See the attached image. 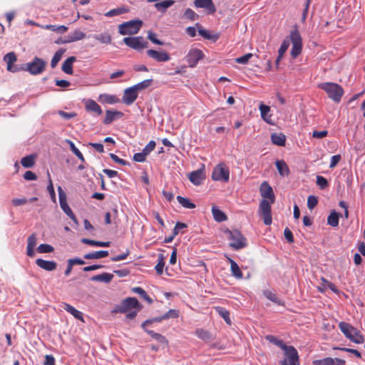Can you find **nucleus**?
Masks as SVG:
<instances>
[{
    "label": "nucleus",
    "instance_id": "f257e3e1",
    "mask_svg": "<svg viewBox=\"0 0 365 365\" xmlns=\"http://www.w3.org/2000/svg\"><path fill=\"white\" fill-rule=\"evenodd\" d=\"M290 42L292 44L291 49V56L293 58H296L302 52V37L297 29H294L290 32L289 38H286L283 41L278 53L280 55H284L287 51Z\"/></svg>",
    "mask_w": 365,
    "mask_h": 365
},
{
    "label": "nucleus",
    "instance_id": "f03ea898",
    "mask_svg": "<svg viewBox=\"0 0 365 365\" xmlns=\"http://www.w3.org/2000/svg\"><path fill=\"white\" fill-rule=\"evenodd\" d=\"M319 88L324 91L328 97L336 103L340 102L344 95L343 88L335 83L326 82L319 85Z\"/></svg>",
    "mask_w": 365,
    "mask_h": 365
},
{
    "label": "nucleus",
    "instance_id": "7ed1b4c3",
    "mask_svg": "<svg viewBox=\"0 0 365 365\" xmlns=\"http://www.w3.org/2000/svg\"><path fill=\"white\" fill-rule=\"evenodd\" d=\"M225 233L227 235V238L230 241L229 245L234 250H237L246 247V239L240 231L226 230Z\"/></svg>",
    "mask_w": 365,
    "mask_h": 365
},
{
    "label": "nucleus",
    "instance_id": "20e7f679",
    "mask_svg": "<svg viewBox=\"0 0 365 365\" xmlns=\"http://www.w3.org/2000/svg\"><path fill=\"white\" fill-rule=\"evenodd\" d=\"M339 327L341 332L351 341L356 344H361L364 341L363 336L359 331L351 324L341 322Z\"/></svg>",
    "mask_w": 365,
    "mask_h": 365
},
{
    "label": "nucleus",
    "instance_id": "39448f33",
    "mask_svg": "<svg viewBox=\"0 0 365 365\" xmlns=\"http://www.w3.org/2000/svg\"><path fill=\"white\" fill-rule=\"evenodd\" d=\"M143 307L135 297H127L113 310L115 313H125L132 309L140 311Z\"/></svg>",
    "mask_w": 365,
    "mask_h": 365
},
{
    "label": "nucleus",
    "instance_id": "423d86ee",
    "mask_svg": "<svg viewBox=\"0 0 365 365\" xmlns=\"http://www.w3.org/2000/svg\"><path fill=\"white\" fill-rule=\"evenodd\" d=\"M142 24L141 20H131L120 24L118 31L121 35L136 34L140 31Z\"/></svg>",
    "mask_w": 365,
    "mask_h": 365
},
{
    "label": "nucleus",
    "instance_id": "0eeeda50",
    "mask_svg": "<svg viewBox=\"0 0 365 365\" xmlns=\"http://www.w3.org/2000/svg\"><path fill=\"white\" fill-rule=\"evenodd\" d=\"M211 178L215 181H220L223 182H229V168L224 163L217 164L212 170Z\"/></svg>",
    "mask_w": 365,
    "mask_h": 365
},
{
    "label": "nucleus",
    "instance_id": "6e6552de",
    "mask_svg": "<svg viewBox=\"0 0 365 365\" xmlns=\"http://www.w3.org/2000/svg\"><path fill=\"white\" fill-rule=\"evenodd\" d=\"M46 62L38 57H34L31 62L26 64L25 70L32 75L42 73L46 68Z\"/></svg>",
    "mask_w": 365,
    "mask_h": 365
},
{
    "label": "nucleus",
    "instance_id": "1a4fd4ad",
    "mask_svg": "<svg viewBox=\"0 0 365 365\" xmlns=\"http://www.w3.org/2000/svg\"><path fill=\"white\" fill-rule=\"evenodd\" d=\"M284 351L286 358L282 361V365H299V356L294 346H287Z\"/></svg>",
    "mask_w": 365,
    "mask_h": 365
},
{
    "label": "nucleus",
    "instance_id": "9d476101",
    "mask_svg": "<svg viewBox=\"0 0 365 365\" xmlns=\"http://www.w3.org/2000/svg\"><path fill=\"white\" fill-rule=\"evenodd\" d=\"M271 201L263 199L259 203V215L262 216L264 223L266 225L272 224V217L271 214Z\"/></svg>",
    "mask_w": 365,
    "mask_h": 365
},
{
    "label": "nucleus",
    "instance_id": "9b49d317",
    "mask_svg": "<svg viewBox=\"0 0 365 365\" xmlns=\"http://www.w3.org/2000/svg\"><path fill=\"white\" fill-rule=\"evenodd\" d=\"M123 42L128 47L135 50H140L148 46V42L142 36L125 37L123 38Z\"/></svg>",
    "mask_w": 365,
    "mask_h": 365
},
{
    "label": "nucleus",
    "instance_id": "f8f14e48",
    "mask_svg": "<svg viewBox=\"0 0 365 365\" xmlns=\"http://www.w3.org/2000/svg\"><path fill=\"white\" fill-rule=\"evenodd\" d=\"M204 54L202 51L198 48H191L185 56V60L191 68L197 66L198 61L203 58Z\"/></svg>",
    "mask_w": 365,
    "mask_h": 365
},
{
    "label": "nucleus",
    "instance_id": "ddd939ff",
    "mask_svg": "<svg viewBox=\"0 0 365 365\" xmlns=\"http://www.w3.org/2000/svg\"><path fill=\"white\" fill-rule=\"evenodd\" d=\"M146 53L157 62H167L170 59L169 53L164 50L148 49Z\"/></svg>",
    "mask_w": 365,
    "mask_h": 365
},
{
    "label": "nucleus",
    "instance_id": "4468645a",
    "mask_svg": "<svg viewBox=\"0 0 365 365\" xmlns=\"http://www.w3.org/2000/svg\"><path fill=\"white\" fill-rule=\"evenodd\" d=\"M259 192L261 196L265 199V200H269L271 201V203H274L275 200V196L273 192V190L272 187L267 182H263L259 187Z\"/></svg>",
    "mask_w": 365,
    "mask_h": 365
},
{
    "label": "nucleus",
    "instance_id": "2eb2a0df",
    "mask_svg": "<svg viewBox=\"0 0 365 365\" xmlns=\"http://www.w3.org/2000/svg\"><path fill=\"white\" fill-rule=\"evenodd\" d=\"M138 96V93L131 86L124 90L122 101L125 105H131L135 101Z\"/></svg>",
    "mask_w": 365,
    "mask_h": 365
},
{
    "label": "nucleus",
    "instance_id": "dca6fc26",
    "mask_svg": "<svg viewBox=\"0 0 365 365\" xmlns=\"http://www.w3.org/2000/svg\"><path fill=\"white\" fill-rule=\"evenodd\" d=\"M194 6L196 8L205 9L209 14H212L216 11L212 0H195Z\"/></svg>",
    "mask_w": 365,
    "mask_h": 365
},
{
    "label": "nucleus",
    "instance_id": "f3484780",
    "mask_svg": "<svg viewBox=\"0 0 365 365\" xmlns=\"http://www.w3.org/2000/svg\"><path fill=\"white\" fill-rule=\"evenodd\" d=\"M36 264L40 268L48 272L53 271L57 267V263L55 261H48L42 259H37L36 260Z\"/></svg>",
    "mask_w": 365,
    "mask_h": 365
},
{
    "label": "nucleus",
    "instance_id": "a211bd4d",
    "mask_svg": "<svg viewBox=\"0 0 365 365\" xmlns=\"http://www.w3.org/2000/svg\"><path fill=\"white\" fill-rule=\"evenodd\" d=\"M188 178L194 185H199L205 179V174L202 170H197L191 172L188 175Z\"/></svg>",
    "mask_w": 365,
    "mask_h": 365
},
{
    "label": "nucleus",
    "instance_id": "6ab92c4d",
    "mask_svg": "<svg viewBox=\"0 0 365 365\" xmlns=\"http://www.w3.org/2000/svg\"><path fill=\"white\" fill-rule=\"evenodd\" d=\"M123 116V113L118 110H108L106 113V117L103 120V123L106 125L110 124L114 120L120 118Z\"/></svg>",
    "mask_w": 365,
    "mask_h": 365
},
{
    "label": "nucleus",
    "instance_id": "aec40b11",
    "mask_svg": "<svg viewBox=\"0 0 365 365\" xmlns=\"http://www.w3.org/2000/svg\"><path fill=\"white\" fill-rule=\"evenodd\" d=\"M86 37V34L83 31L76 29L71 32L67 37L66 39L64 40V41H62V43H71L77 41H80Z\"/></svg>",
    "mask_w": 365,
    "mask_h": 365
},
{
    "label": "nucleus",
    "instance_id": "412c9836",
    "mask_svg": "<svg viewBox=\"0 0 365 365\" xmlns=\"http://www.w3.org/2000/svg\"><path fill=\"white\" fill-rule=\"evenodd\" d=\"M85 108L87 111L96 113L98 115L103 113L101 106L95 101L91 99L86 101Z\"/></svg>",
    "mask_w": 365,
    "mask_h": 365
},
{
    "label": "nucleus",
    "instance_id": "4be33fe9",
    "mask_svg": "<svg viewBox=\"0 0 365 365\" xmlns=\"http://www.w3.org/2000/svg\"><path fill=\"white\" fill-rule=\"evenodd\" d=\"M4 60L7 63V70L11 72H16L17 69L14 66V63L16 61V56L14 52H10L6 54Z\"/></svg>",
    "mask_w": 365,
    "mask_h": 365
},
{
    "label": "nucleus",
    "instance_id": "5701e85b",
    "mask_svg": "<svg viewBox=\"0 0 365 365\" xmlns=\"http://www.w3.org/2000/svg\"><path fill=\"white\" fill-rule=\"evenodd\" d=\"M259 110L261 113L262 118L267 122V123L272 125L274 124L273 120L272 119V115L269 114L270 111V108L268 106L260 104Z\"/></svg>",
    "mask_w": 365,
    "mask_h": 365
},
{
    "label": "nucleus",
    "instance_id": "b1692460",
    "mask_svg": "<svg viewBox=\"0 0 365 365\" xmlns=\"http://www.w3.org/2000/svg\"><path fill=\"white\" fill-rule=\"evenodd\" d=\"M76 61L75 56H70L62 64L61 69L66 74H73V63Z\"/></svg>",
    "mask_w": 365,
    "mask_h": 365
},
{
    "label": "nucleus",
    "instance_id": "393cba45",
    "mask_svg": "<svg viewBox=\"0 0 365 365\" xmlns=\"http://www.w3.org/2000/svg\"><path fill=\"white\" fill-rule=\"evenodd\" d=\"M62 307L71 315H73L76 319L83 322V317L82 313L74 308L73 306L67 304L63 303Z\"/></svg>",
    "mask_w": 365,
    "mask_h": 365
},
{
    "label": "nucleus",
    "instance_id": "a878e982",
    "mask_svg": "<svg viewBox=\"0 0 365 365\" xmlns=\"http://www.w3.org/2000/svg\"><path fill=\"white\" fill-rule=\"evenodd\" d=\"M272 143L278 146H284L286 136L283 133H274L271 135Z\"/></svg>",
    "mask_w": 365,
    "mask_h": 365
},
{
    "label": "nucleus",
    "instance_id": "bb28decb",
    "mask_svg": "<svg viewBox=\"0 0 365 365\" xmlns=\"http://www.w3.org/2000/svg\"><path fill=\"white\" fill-rule=\"evenodd\" d=\"M60 206L63 212L76 223H77V219L72 212L71 209L68 206L66 198L59 201Z\"/></svg>",
    "mask_w": 365,
    "mask_h": 365
},
{
    "label": "nucleus",
    "instance_id": "cd10ccee",
    "mask_svg": "<svg viewBox=\"0 0 365 365\" xmlns=\"http://www.w3.org/2000/svg\"><path fill=\"white\" fill-rule=\"evenodd\" d=\"M108 255V251L100 250L86 254L83 255V258L86 259H101L107 257Z\"/></svg>",
    "mask_w": 365,
    "mask_h": 365
},
{
    "label": "nucleus",
    "instance_id": "c85d7f7f",
    "mask_svg": "<svg viewBox=\"0 0 365 365\" xmlns=\"http://www.w3.org/2000/svg\"><path fill=\"white\" fill-rule=\"evenodd\" d=\"M196 336L204 341H210L214 339L212 334L203 329H197L195 331Z\"/></svg>",
    "mask_w": 365,
    "mask_h": 365
},
{
    "label": "nucleus",
    "instance_id": "c756f323",
    "mask_svg": "<svg viewBox=\"0 0 365 365\" xmlns=\"http://www.w3.org/2000/svg\"><path fill=\"white\" fill-rule=\"evenodd\" d=\"M175 4L173 0H165L154 4L155 8L160 12L165 13L166 10Z\"/></svg>",
    "mask_w": 365,
    "mask_h": 365
},
{
    "label": "nucleus",
    "instance_id": "7c9ffc66",
    "mask_svg": "<svg viewBox=\"0 0 365 365\" xmlns=\"http://www.w3.org/2000/svg\"><path fill=\"white\" fill-rule=\"evenodd\" d=\"M228 260L230 263V269L232 276H234L237 279H242L243 274L238 264L231 258H228Z\"/></svg>",
    "mask_w": 365,
    "mask_h": 365
},
{
    "label": "nucleus",
    "instance_id": "2f4dec72",
    "mask_svg": "<svg viewBox=\"0 0 365 365\" xmlns=\"http://www.w3.org/2000/svg\"><path fill=\"white\" fill-rule=\"evenodd\" d=\"M40 28L46 30H51L52 31H55L58 34H63L68 30V27L63 25L58 26V25H51L47 24L43 26H39Z\"/></svg>",
    "mask_w": 365,
    "mask_h": 365
},
{
    "label": "nucleus",
    "instance_id": "473e14b6",
    "mask_svg": "<svg viewBox=\"0 0 365 365\" xmlns=\"http://www.w3.org/2000/svg\"><path fill=\"white\" fill-rule=\"evenodd\" d=\"M275 165L280 175L287 176L289 174V167L284 160H277Z\"/></svg>",
    "mask_w": 365,
    "mask_h": 365
},
{
    "label": "nucleus",
    "instance_id": "72a5a7b5",
    "mask_svg": "<svg viewBox=\"0 0 365 365\" xmlns=\"http://www.w3.org/2000/svg\"><path fill=\"white\" fill-rule=\"evenodd\" d=\"M113 278V275L110 273L104 272L101 274L95 275L91 277V280L94 282H103L109 283Z\"/></svg>",
    "mask_w": 365,
    "mask_h": 365
},
{
    "label": "nucleus",
    "instance_id": "f704fd0d",
    "mask_svg": "<svg viewBox=\"0 0 365 365\" xmlns=\"http://www.w3.org/2000/svg\"><path fill=\"white\" fill-rule=\"evenodd\" d=\"M212 213L215 220L217 222H221L227 220L226 215L222 211L219 210L216 206H212Z\"/></svg>",
    "mask_w": 365,
    "mask_h": 365
},
{
    "label": "nucleus",
    "instance_id": "c9c22d12",
    "mask_svg": "<svg viewBox=\"0 0 365 365\" xmlns=\"http://www.w3.org/2000/svg\"><path fill=\"white\" fill-rule=\"evenodd\" d=\"M81 242L83 244H86L91 246L96 247H108L110 245V242H101V241H96L93 240H89L86 238H83Z\"/></svg>",
    "mask_w": 365,
    "mask_h": 365
},
{
    "label": "nucleus",
    "instance_id": "e433bc0d",
    "mask_svg": "<svg viewBox=\"0 0 365 365\" xmlns=\"http://www.w3.org/2000/svg\"><path fill=\"white\" fill-rule=\"evenodd\" d=\"M341 214L336 212L335 210L331 211L327 218L328 225L333 227H337L339 225V218Z\"/></svg>",
    "mask_w": 365,
    "mask_h": 365
},
{
    "label": "nucleus",
    "instance_id": "4c0bfd02",
    "mask_svg": "<svg viewBox=\"0 0 365 365\" xmlns=\"http://www.w3.org/2000/svg\"><path fill=\"white\" fill-rule=\"evenodd\" d=\"M145 331L152 337L154 339H155L158 342H159L160 344H164V345H167L168 341V340L166 339V338L161 335L160 334H158V333H155V331H153V330H149V329H145Z\"/></svg>",
    "mask_w": 365,
    "mask_h": 365
},
{
    "label": "nucleus",
    "instance_id": "58836bf2",
    "mask_svg": "<svg viewBox=\"0 0 365 365\" xmlns=\"http://www.w3.org/2000/svg\"><path fill=\"white\" fill-rule=\"evenodd\" d=\"M99 100L102 103L108 104H114L119 101L118 98L115 96L110 94H101L99 96Z\"/></svg>",
    "mask_w": 365,
    "mask_h": 365
},
{
    "label": "nucleus",
    "instance_id": "ea45409f",
    "mask_svg": "<svg viewBox=\"0 0 365 365\" xmlns=\"http://www.w3.org/2000/svg\"><path fill=\"white\" fill-rule=\"evenodd\" d=\"M215 310L217 312V314L223 318V319L225 321V322L230 325L231 324V319L230 318V312L226 309L222 307H216Z\"/></svg>",
    "mask_w": 365,
    "mask_h": 365
},
{
    "label": "nucleus",
    "instance_id": "a19ab883",
    "mask_svg": "<svg viewBox=\"0 0 365 365\" xmlns=\"http://www.w3.org/2000/svg\"><path fill=\"white\" fill-rule=\"evenodd\" d=\"M65 51L66 49L60 48L54 53L51 61V66L52 68H55L57 66Z\"/></svg>",
    "mask_w": 365,
    "mask_h": 365
},
{
    "label": "nucleus",
    "instance_id": "79ce46f5",
    "mask_svg": "<svg viewBox=\"0 0 365 365\" xmlns=\"http://www.w3.org/2000/svg\"><path fill=\"white\" fill-rule=\"evenodd\" d=\"M93 38L98 41L105 44H110L112 40L111 36L108 33H103L94 35Z\"/></svg>",
    "mask_w": 365,
    "mask_h": 365
},
{
    "label": "nucleus",
    "instance_id": "37998d69",
    "mask_svg": "<svg viewBox=\"0 0 365 365\" xmlns=\"http://www.w3.org/2000/svg\"><path fill=\"white\" fill-rule=\"evenodd\" d=\"M265 339L269 341L270 343H272L273 344H275L276 346H279L282 349H284L287 348V345H286L283 341L278 339L276 336L273 335H267L265 336Z\"/></svg>",
    "mask_w": 365,
    "mask_h": 365
},
{
    "label": "nucleus",
    "instance_id": "c03bdc74",
    "mask_svg": "<svg viewBox=\"0 0 365 365\" xmlns=\"http://www.w3.org/2000/svg\"><path fill=\"white\" fill-rule=\"evenodd\" d=\"M132 292L139 294L143 299L147 301L149 304L153 302L152 299L147 294L146 292L140 287L132 288Z\"/></svg>",
    "mask_w": 365,
    "mask_h": 365
},
{
    "label": "nucleus",
    "instance_id": "a18cd8bd",
    "mask_svg": "<svg viewBox=\"0 0 365 365\" xmlns=\"http://www.w3.org/2000/svg\"><path fill=\"white\" fill-rule=\"evenodd\" d=\"M177 200L185 208L193 209L195 207V205L186 197L178 195L177 196Z\"/></svg>",
    "mask_w": 365,
    "mask_h": 365
},
{
    "label": "nucleus",
    "instance_id": "49530a36",
    "mask_svg": "<svg viewBox=\"0 0 365 365\" xmlns=\"http://www.w3.org/2000/svg\"><path fill=\"white\" fill-rule=\"evenodd\" d=\"M65 142L70 146L71 151L82 162L85 161V158L81 151L75 146L74 143L68 139H66Z\"/></svg>",
    "mask_w": 365,
    "mask_h": 365
},
{
    "label": "nucleus",
    "instance_id": "de8ad7c7",
    "mask_svg": "<svg viewBox=\"0 0 365 365\" xmlns=\"http://www.w3.org/2000/svg\"><path fill=\"white\" fill-rule=\"evenodd\" d=\"M21 163L24 168H31L35 163V158L33 155H27L21 159Z\"/></svg>",
    "mask_w": 365,
    "mask_h": 365
},
{
    "label": "nucleus",
    "instance_id": "09e8293b",
    "mask_svg": "<svg viewBox=\"0 0 365 365\" xmlns=\"http://www.w3.org/2000/svg\"><path fill=\"white\" fill-rule=\"evenodd\" d=\"M152 81H153L152 79H146V80H144V81L133 86V87L138 93V91L148 88L151 85Z\"/></svg>",
    "mask_w": 365,
    "mask_h": 365
},
{
    "label": "nucleus",
    "instance_id": "8fccbe9b",
    "mask_svg": "<svg viewBox=\"0 0 365 365\" xmlns=\"http://www.w3.org/2000/svg\"><path fill=\"white\" fill-rule=\"evenodd\" d=\"M128 10L123 7L111 9L105 14L107 17H112L125 14Z\"/></svg>",
    "mask_w": 365,
    "mask_h": 365
},
{
    "label": "nucleus",
    "instance_id": "3c124183",
    "mask_svg": "<svg viewBox=\"0 0 365 365\" xmlns=\"http://www.w3.org/2000/svg\"><path fill=\"white\" fill-rule=\"evenodd\" d=\"M158 262L155 265V269L156 272L158 274H162L163 271V267L165 265L164 256L163 254H160V255H158Z\"/></svg>",
    "mask_w": 365,
    "mask_h": 365
},
{
    "label": "nucleus",
    "instance_id": "603ef678",
    "mask_svg": "<svg viewBox=\"0 0 365 365\" xmlns=\"http://www.w3.org/2000/svg\"><path fill=\"white\" fill-rule=\"evenodd\" d=\"M264 296L269 299L270 301L277 304H281V301L280 299H279L277 296L273 293L271 291L269 290H264Z\"/></svg>",
    "mask_w": 365,
    "mask_h": 365
},
{
    "label": "nucleus",
    "instance_id": "864d4df0",
    "mask_svg": "<svg viewBox=\"0 0 365 365\" xmlns=\"http://www.w3.org/2000/svg\"><path fill=\"white\" fill-rule=\"evenodd\" d=\"M54 250L53 247L48 244H41L37 247V252L39 253H50Z\"/></svg>",
    "mask_w": 365,
    "mask_h": 365
},
{
    "label": "nucleus",
    "instance_id": "5fc2aeb1",
    "mask_svg": "<svg viewBox=\"0 0 365 365\" xmlns=\"http://www.w3.org/2000/svg\"><path fill=\"white\" fill-rule=\"evenodd\" d=\"M155 142L154 140H150L143 149L142 152L147 156L155 149Z\"/></svg>",
    "mask_w": 365,
    "mask_h": 365
},
{
    "label": "nucleus",
    "instance_id": "6e6d98bb",
    "mask_svg": "<svg viewBox=\"0 0 365 365\" xmlns=\"http://www.w3.org/2000/svg\"><path fill=\"white\" fill-rule=\"evenodd\" d=\"M48 187H47V190H48V192H49V194L51 195V199L53 201H55L56 200V194H55L53 185V183H52V180L51 179L50 174H49L48 172Z\"/></svg>",
    "mask_w": 365,
    "mask_h": 365
},
{
    "label": "nucleus",
    "instance_id": "4d7b16f0",
    "mask_svg": "<svg viewBox=\"0 0 365 365\" xmlns=\"http://www.w3.org/2000/svg\"><path fill=\"white\" fill-rule=\"evenodd\" d=\"M199 34L202 36L205 39H215L216 40L217 37L214 38L213 36H212L209 31L204 29L203 28H200L198 29Z\"/></svg>",
    "mask_w": 365,
    "mask_h": 365
},
{
    "label": "nucleus",
    "instance_id": "13d9d810",
    "mask_svg": "<svg viewBox=\"0 0 365 365\" xmlns=\"http://www.w3.org/2000/svg\"><path fill=\"white\" fill-rule=\"evenodd\" d=\"M334 359L328 357V358H326V359H324L322 360L314 361V363L316 365H334Z\"/></svg>",
    "mask_w": 365,
    "mask_h": 365
},
{
    "label": "nucleus",
    "instance_id": "bf43d9fd",
    "mask_svg": "<svg viewBox=\"0 0 365 365\" xmlns=\"http://www.w3.org/2000/svg\"><path fill=\"white\" fill-rule=\"evenodd\" d=\"M318 200L315 196L310 195L307 199V207L309 210L314 209L317 205Z\"/></svg>",
    "mask_w": 365,
    "mask_h": 365
},
{
    "label": "nucleus",
    "instance_id": "052dcab7",
    "mask_svg": "<svg viewBox=\"0 0 365 365\" xmlns=\"http://www.w3.org/2000/svg\"><path fill=\"white\" fill-rule=\"evenodd\" d=\"M148 38L157 45H163V42L158 39L156 34L150 31L148 32Z\"/></svg>",
    "mask_w": 365,
    "mask_h": 365
},
{
    "label": "nucleus",
    "instance_id": "680f3d73",
    "mask_svg": "<svg viewBox=\"0 0 365 365\" xmlns=\"http://www.w3.org/2000/svg\"><path fill=\"white\" fill-rule=\"evenodd\" d=\"M252 57V54L249 53L241 57L237 58L235 61L238 63L246 64Z\"/></svg>",
    "mask_w": 365,
    "mask_h": 365
},
{
    "label": "nucleus",
    "instance_id": "e2e57ef3",
    "mask_svg": "<svg viewBox=\"0 0 365 365\" xmlns=\"http://www.w3.org/2000/svg\"><path fill=\"white\" fill-rule=\"evenodd\" d=\"M317 185L320 187L321 189H324L328 186V182L326 178L322 176L318 175L317 177Z\"/></svg>",
    "mask_w": 365,
    "mask_h": 365
},
{
    "label": "nucleus",
    "instance_id": "0e129e2a",
    "mask_svg": "<svg viewBox=\"0 0 365 365\" xmlns=\"http://www.w3.org/2000/svg\"><path fill=\"white\" fill-rule=\"evenodd\" d=\"M164 320V318H163V315L158 317H155L150 319L145 320L141 325L142 328L145 329V327L147 325L151 324L154 322H160L161 321Z\"/></svg>",
    "mask_w": 365,
    "mask_h": 365
},
{
    "label": "nucleus",
    "instance_id": "69168bd1",
    "mask_svg": "<svg viewBox=\"0 0 365 365\" xmlns=\"http://www.w3.org/2000/svg\"><path fill=\"white\" fill-rule=\"evenodd\" d=\"M178 317V312L175 309H170L168 312L163 315L164 319L169 318H177Z\"/></svg>",
    "mask_w": 365,
    "mask_h": 365
},
{
    "label": "nucleus",
    "instance_id": "338daca9",
    "mask_svg": "<svg viewBox=\"0 0 365 365\" xmlns=\"http://www.w3.org/2000/svg\"><path fill=\"white\" fill-rule=\"evenodd\" d=\"M185 17L190 20H195L198 16L191 9H187L184 13Z\"/></svg>",
    "mask_w": 365,
    "mask_h": 365
},
{
    "label": "nucleus",
    "instance_id": "774afa93",
    "mask_svg": "<svg viewBox=\"0 0 365 365\" xmlns=\"http://www.w3.org/2000/svg\"><path fill=\"white\" fill-rule=\"evenodd\" d=\"M284 235L287 241L289 243H292L294 242V237L291 230L286 227L284 231Z\"/></svg>",
    "mask_w": 365,
    "mask_h": 365
}]
</instances>
